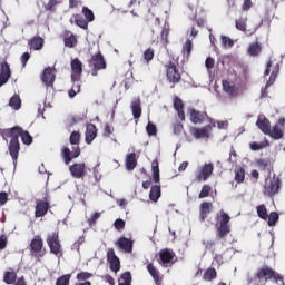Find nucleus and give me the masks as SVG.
<instances>
[{
  "instance_id": "5701e85b",
  "label": "nucleus",
  "mask_w": 285,
  "mask_h": 285,
  "mask_svg": "<svg viewBox=\"0 0 285 285\" xmlns=\"http://www.w3.org/2000/svg\"><path fill=\"white\" fill-rule=\"evenodd\" d=\"M174 110H176L180 121H186V112L184 111V100L175 96L174 98Z\"/></svg>"
},
{
  "instance_id": "f704fd0d",
  "label": "nucleus",
  "mask_w": 285,
  "mask_h": 285,
  "mask_svg": "<svg viewBox=\"0 0 285 285\" xmlns=\"http://www.w3.org/2000/svg\"><path fill=\"white\" fill-rule=\"evenodd\" d=\"M151 171H153V179L155 184H159L161 181V178L159 176V161L153 160L151 163Z\"/></svg>"
},
{
  "instance_id": "f3484780",
  "label": "nucleus",
  "mask_w": 285,
  "mask_h": 285,
  "mask_svg": "<svg viewBox=\"0 0 285 285\" xmlns=\"http://www.w3.org/2000/svg\"><path fill=\"white\" fill-rule=\"evenodd\" d=\"M159 264H161L164 268H168V266L173 264V259H175V254L170 249H163L159 252Z\"/></svg>"
},
{
  "instance_id": "72a5a7b5",
  "label": "nucleus",
  "mask_w": 285,
  "mask_h": 285,
  "mask_svg": "<svg viewBox=\"0 0 285 285\" xmlns=\"http://www.w3.org/2000/svg\"><path fill=\"white\" fill-rule=\"evenodd\" d=\"M159 197H161V186L160 185L151 186L150 193H149V199L151 202H159Z\"/></svg>"
},
{
  "instance_id": "e433bc0d",
  "label": "nucleus",
  "mask_w": 285,
  "mask_h": 285,
  "mask_svg": "<svg viewBox=\"0 0 285 285\" xmlns=\"http://www.w3.org/2000/svg\"><path fill=\"white\" fill-rule=\"evenodd\" d=\"M3 282H4V284H8V285L17 284V272H14V271H12V272H10V271L4 272Z\"/></svg>"
},
{
  "instance_id": "4be33fe9",
  "label": "nucleus",
  "mask_w": 285,
  "mask_h": 285,
  "mask_svg": "<svg viewBox=\"0 0 285 285\" xmlns=\"http://www.w3.org/2000/svg\"><path fill=\"white\" fill-rule=\"evenodd\" d=\"M116 246H118L120 250H124V253H132L134 242L122 236L116 242Z\"/></svg>"
},
{
  "instance_id": "49530a36",
  "label": "nucleus",
  "mask_w": 285,
  "mask_h": 285,
  "mask_svg": "<svg viewBox=\"0 0 285 285\" xmlns=\"http://www.w3.org/2000/svg\"><path fill=\"white\" fill-rule=\"evenodd\" d=\"M82 14L87 22L92 23V21H95V12H92L88 7H82Z\"/></svg>"
},
{
  "instance_id": "58836bf2",
  "label": "nucleus",
  "mask_w": 285,
  "mask_h": 285,
  "mask_svg": "<svg viewBox=\"0 0 285 285\" xmlns=\"http://www.w3.org/2000/svg\"><path fill=\"white\" fill-rule=\"evenodd\" d=\"M118 285H132V274L130 272H125L118 279Z\"/></svg>"
},
{
  "instance_id": "f03ea898",
  "label": "nucleus",
  "mask_w": 285,
  "mask_h": 285,
  "mask_svg": "<svg viewBox=\"0 0 285 285\" xmlns=\"http://www.w3.org/2000/svg\"><path fill=\"white\" fill-rule=\"evenodd\" d=\"M69 141L72 146V151H70L68 147H62L61 149V157L66 166H68L72 159H77V157L81 155V148H79V144H81V132L72 131Z\"/></svg>"
},
{
  "instance_id": "a19ab883",
  "label": "nucleus",
  "mask_w": 285,
  "mask_h": 285,
  "mask_svg": "<svg viewBox=\"0 0 285 285\" xmlns=\"http://www.w3.org/2000/svg\"><path fill=\"white\" fill-rule=\"evenodd\" d=\"M9 106L12 110H19L21 108V98L19 95H13L9 100Z\"/></svg>"
},
{
  "instance_id": "6e6552de",
  "label": "nucleus",
  "mask_w": 285,
  "mask_h": 285,
  "mask_svg": "<svg viewBox=\"0 0 285 285\" xmlns=\"http://www.w3.org/2000/svg\"><path fill=\"white\" fill-rule=\"evenodd\" d=\"M188 115H189V119L191 121V124H204L206 121V119H208L213 126V128H215V126H217V122H215L213 120V118L208 117V112L206 111H199L195 108H189L188 109Z\"/></svg>"
},
{
  "instance_id": "6e6d98bb",
  "label": "nucleus",
  "mask_w": 285,
  "mask_h": 285,
  "mask_svg": "<svg viewBox=\"0 0 285 285\" xmlns=\"http://www.w3.org/2000/svg\"><path fill=\"white\" fill-rule=\"evenodd\" d=\"M146 131L149 135V137H157V126H155V124L148 122Z\"/></svg>"
},
{
  "instance_id": "a18cd8bd",
  "label": "nucleus",
  "mask_w": 285,
  "mask_h": 285,
  "mask_svg": "<svg viewBox=\"0 0 285 285\" xmlns=\"http://www.w3.org/2000/svg\"><path fill=\"white\" fill-rule=\"evenodd\" d=\"M278 75H279V65H275L272 73L269 76V79L267 80V87L273 86V83H275Z\"/></svg>"
},
{
  "instance_id": "1a4fd4ad",
  "label": "nucleus",
  "mask_w": 285,
  "mask_h": 285,
  "mask_svg": "<svg viewBox=\"0 0 285 285\" xmlns=\"http://www.w3.org/2000/svg\"><path fill=\"white\" fill-rule=\"evenodd\" d=\"M47 245L52 255H63L61 250V240L59 239V232H53L47 236Z\"/></svg>"
},
{
  "instance_id": "7ed1b4c3",
  "label": "nucleus",
  "mask_w": 285,
  "mask_h": 285,
  "mask_svg": "<svg viewBox=\"0 0 285 285\" xmlns=\"http://www.w3.org/2000/svg\"><path fill=\"white\" fill-rule=\"evenodd\" d=\"M220 218L216 224V237L217 239H226L228 235H230V216L222 209L220 212Z\"/></svg>"
},
{
  "instance_id": "4c0bfd02",
  "label": "nucleus",
  "mask_w": 285,
  "mask_h": 285,
  "mask_svg": "<svg viewBox=\"0 0 285 285\" xmlns=\"http://www.w3.org/2000/svg\"><path fill=\"white\" fill-rule=\"evenodd\" d=\"M75 23L78 26V28H81L82 30H88V23L87 20L83 18V16L77 13L73 14Z\"/></svg>"
},
{
  "instance_id": "680f3d73",
  "label": "nucleus",
  "mask_w": 285,
  "mask_h": 285,
  "mask_svg": "<svg viewBox=\"0 0 285 285\" xmlns=\"http://www.w3.org/2000/svg\"><path fill=\"white\" fill-rule=\"evenodd\" d=\"M173 130L174 135H181V130H184V125L177 121L176 124H174Z\"/></svg>"
},
{
  "instance_id": "aec40b11",
  "label": "nucleus",
  "mask_w": 285,
  "mask_h": 285,
  "mask_svg": "<svg viewBox=\"0 0 285 285\" xmlns=\"http://www.w3.org/2000/svg\"><path fill=\"white\" fill-rule=\"evenodd\" d=\"M213 170H215L213 163L205 164L200 173L196 176L197 181H207L210 175H213Z\"/></svg>"
},
{
  "instance_id": "0eeeda50",
  "label": "nucleus",
  "mask_w": 285,
  "mask_h": 285,
  "mask_svg": "<svg viewBox=\"0 0 285 285\" xmlns=\"http://www.w3.org/2000/svg\"><path fill=\"white\" fill-rule=\"evenodd\" d=\"M30 253L37 259H41V257H46V247L43 246V238L41 235H36L29 245Z\"/></svg>"
},
{
  "instance_id": "9d476101",
  "label": "nucleus",
  "mask_w": 285,
  "mask_h": 285,
  "mask_svg": "<svg viewBox=\"0 0 285 285\" xmlns=\"http://www.w3.org/2000/svg\"><path fill=\"white\" fill-rule=\"evenodd\" d=\"M51 208L52 206H50V197L46 196L42 200H36L35 217H46V215H48V210Z\"/></svg>"
},
{
  "instance_id": "2f4dec72",
  "label": "nucleus",
  "mask_w": 285,
  "mask_h": 285,
  "mask_svg": "<svg viewBox=\"0 0 285 285\" xmlns=\"http://www.w3.org/2000/svg\"><path fill=\"white\" fill-rule=\"evenodd\" d=\"M63 43L66 48H75V46H77V36L70 31H66Z\"/></svg>"
},
{
  "instance_id": "5fc2aeb1",
  "label": "nucleus",
  "mask_w": 285,
  "mask_h": 285,
  "mask_svg": "<svg viewBox=\"0 0 285 285\" xmlns=\"http://www.w3.org/2000/svg\"><path fill=\"white\" fill-rule=\"evenodd\" d=\"M72 276L70 274L62 275L56 281V285H70V278Z\"/></svg>"
},
{
  "instance_id": "bf43d9fd",
  "label": "nucleus",
  "mask_w": 285,
  "mask_h": 285,
  "mask_svg": "<svg viewBox=\"0 0 285 285\" xmlns=\"http://www.w3.org/2000/svg\"><path fill=\"white\" fill-rule=\"evenodd\" d=\"M112 132H115V127L107 122L105 125L102 137H110Z\"/></svg>"
},
{
  "instance_id": "a211bd4d",
  "label": "nucleus",
  "mask_w": 285,
  "mask_h": 285,
  "mask_svg": "<svg viewBox=\"0 0 285 285\" xmlns=\"http://www.w3.org/2000/svg\"><path fill=\"white\" fill-rule=\"evenodd\" d=\"M215 207L213 206V203L210 202H203L199 205V222H206L210 213H213V209Z\"/></svg>"
},
{
  "instance_id": "b1692460",
  "label": "nucleus",
  "mask_w": 285,
  "mask_h": 285,
  "mask_svg": "<svg viewBox=\"0 0 285 285\" xmlns=\"http://www.w3.org/2000/svg\"><path fill=\"white\" fill-rule=\"evenodd\" d=\"M56 76L52 73V68H45L43 73L41 76V81L47 86V88H50V86H53Z\"/></svg>"
},
{
  "instance_id": "79ce46f5",
  "label": "nucleus",
  "mask_w": 285,
  "mask_h": 285,
  "mask_svg": "<svg viewBox=\"0 0 285 285\" xmlns=\"http://www.w3.org/2000/svg\"><path fill=\"white\" fill-rule=\"evenodd\" d=\"M256 213L261 219H264V222L268 220V209L266 208V205H258L256 207Z\"/></svg>"
},
{
  "instance_id": "3c124183",
  "label": "nucleus",
  "mask_w": 285,
  "mask_h": 285,
  "mask_svg": "<svg viewBox=\"0 0 285 285\" xmlns=\"http://www.w3.org/2000/svg\"><path fill=\"white\" fill-rule=\"evenodd\" d=\"M144 59H145L146 63H150V61H153V59H155V49L148 48L147 50H145Z\"/></svg>"
},
{
  "instance_id": "20e7f679",
  "label": "nucleus",
  "mask_w": 285,
  "mask_h": 285,
  "mask_svg": "<svg viewBox=\"0 0 285 285\" xmlns=\"http://www.w3.org/2000/svg\"><path fill=\"white\" fill-rule=\"evenodd\" d=\"M255 277L257 279H264V282H268L269 279H274L276 284L284 285V276L282 274L275 272L273 268L268 267V265H264L263 267L258 268Z\"/></svg>"
},
{
  "instance_id": "c9c22d12",
  "label": "nucleus",
  "mask_w": 285,
  "mask_h": 285,
  "mask_svg": "<svg viewBox=\"0 0 285 285\" xmlns=\"http://www.w3.org/2000/svg\"><path fill=\"white\" fill-rule=\"evenodd\" d=\"M203 279L205 282H213V279H217V269L214 267L207 268L203 274Z\"/></svg>"
},
{
  "instance_id": "ea45409f",
  "label": "nucleus",
  "mask_w": 285,
  "mask_h": 285,
  "mask_svg": "<svg viewBox=\"0 0 285 285\" xmlns=\"http://www.w3.org/2000/svg\"><path fill=\"white\" fill-rule=\"evenodd\" d=\"M235 181L237 184H244V179H246V170L243 167L235 169Z\"/></svg>"
},
{
  "instance_id": "f8f14e48",
  "label": "nucleus",
  "mask_w": 285,
  "mask_h": 285,
  "mask_svg": "<svg viewBox=\"0 0 285 285\" xmlns=\"http://www.w3.org/2000/svg\"><path fill=\"white\" fill-rule=\"evenodd\" d=\"M212 131H213L212 125H207L202 128L191 127L189 129L190 136L194 137L195 139H208V137H210Z\"/></svg>"
},
{
  "instance_id": "dca6fc26",
  "label": "nucleus",
  "mask_w": 285,
  "mask_h": 285,
  "mask_svg": "<svg viewBox=\"0 0 285 285\" xmlns=\"http://www.w3.org/2000/svg\"><path fill=\"white\" fill-rule=\"evenodd\" d=\"M69 173L75 179H83L86 177V163H75L69 167Z\"/></svg>"
},
{
  "instance_id": "e2e57ef3",
  "label": "nucleus",
  "mask_w": 285,
  "mask_h": 285,
  "mask_svg": "<svg viewBox=\"0 0 285 285\" xmlns=\"http://www.w3.org/2000/svg\"><path fill=\"white\" fill-rule=\"evenodd\" d=\"M99 217H101V214H100V213H95V214L88 219L89 226H95V224H97V219H99Z\"/></svg>"
},
{
  "instance_id": "6ab92c4d",
  "label": "nucleus",
  "mask_w": 285,
  "mask_h": 285,
  "mask_svg": "<svg viewBox=\"0 0 285 285\" xmlns=\"http://www.w3.org/2000/svg\"><path fill=\"white\" fill-rule=\"evenodd\" d=\"M12 77V73L10 71V65L6 61L1 62L0 65V88L1 86H4V83H8V80Z\"/></svg>"
},
{
  "instance_id": "c756f323",
  "label": "nucleus",
  "mask_w": 285,
  "mask_h": 285,
  "mask_svg": "<svg viewBox=\"0 0 285 285\" xmlns=\"http://www.w3.org/2000/svg\"><path fill=\"white\" fill-rule=\"evenodd\" d=\"M147 271H148L149 275H151L155 284L161 285V277L159 276V271L157 269V267H155V265L153 263H149L147 265Z\"/></svg>"
},
{
  "instance_id": "69168bd1",
  "label": "nucleus",
  "mask_w": 285,
  "mask_h": 285,
  "mask_svg": "<svg viewBox=\"0 0 285 285\" xmlns=\"http://www.w3.org/2000/svg\"><path fill=\"white\" fill-rule=\"evenodd\" d=\"M205 66H206L207 70H213V68H215V59L208 57L205 61Z\"/></svg>"
},
{
  "instance_id": "0e129e2a",
  "label": "nucleus",
  "mask_w": 285,
  "mask_h": 285,
  "mask_svg": "<svg viewBox=\"0 0 285 285\" xmlns=\"http://www.w3.org/2000/svg\"><path fill=\"white\" fill-rule=\"evenodd\" d=\"M203 246H205L206 250H215L214 240H203Z\"/></svg>"
},
{
  "instance_id": "052dcab7",
  "label": "nucleus",
  "mask_w": 285,
  "mask_h": 285,
  "mask_svg": "<svg viewBox=\"0 0 285 285\" xmlns=\"http://www.w3.org/2000/svg\"><path fill=\"white\" fill-rule=\"evenodd\" d=\"M58 0H49L47 4H45V10L48 12H55V6H58Z\"/></svg>"
},
{
  "instance_id": "473e14b6",
  "label": "nucleus",
  "mask_w": 285,
  "mask_h": 285,
  "mask_svg": "<svg viewBox=\"0 0 285 285\" xmlns=\"http://www.w3.org/2000/svg\"><path fill=\"white\" fill-rule=\"evenodd\" d=\"M126 168L127 170H135L137 168V154L131 153L126 157Z\"/></svg>"
},
{
  "instance_id": "ddd939ff",
  "label": "nucleus",
  "mask_w": 285,
  "mask_h": 285,
  "mask_svg": "<svg viewBox=\"0 0 285 285\" xmlns=\"http://www.w3.org/2000/svg\"><path fill=\"white\" fill-rule=\"evenodd\" d=\"M107 262H108L110 271H112V273H119V271H121V261H119L117 254H115L114 248L108 249Z\"/></svg>"
},
{
  "instance_id": "c03bdc74",
  "label": "nucleus",
  "mask_w": 285,
  "mask_h": 285,
  "mask_svg": "<svg viewBox=\"0 0 285 285\" xmlns=\"http://www.w3.org/2000/svg\"><path fill=\"white\" fill-rule=\"evenodd\" d=\"M191 52H193V40H187L183 46V55L185 58L190 59Z\"/></svg>"
},
{
  "instance_id": "412c9836",
  "label": "nucleus",
  "mask_w": 285,
  "mask_h": 285,
  "mask_svg": "<svg viewBox=\"0 0 285 285\" xmlns=\"http://www.w3.org/2000/svg\"><path fill=\"white\" fill-rule=\"evenodd\" d=\"M97 126L95 124H88L85 131V141L90 145L95 139H97Z\"/></svg>"
},
{
  "instance_id": "9b49d317",
  "label": "nucleus",
  "mask_w": 285,
  "mask_h": 285,
  "mask_svg": "<svg viewBox=\"0 0 285 285\" xmlns=\"http://www.w3.org/2000/svg\"><path fill=\"white\" fill-rule=\"evenodd\" d=\"M282 186V181L279 178H272L269 180L265 181L264 186V195L267 197H274V195H277L279 193V188Z\"/></svg>"
},
{
  "instance_id": "de8ad7c7",
  "label": "nucleus",
  "mask_w": 285,
  "mask_h": 285,
  "mask_svg": "<svg viewBox=\"0 0 285 285\" xmlns=\"http://www.w3.org/2000/svg\"><path fill=\"white\" fill-rule=\"evenodd\" d=\"M79 92H81V85L79 82L73 81V85H72L71 89L69 90L70 99H75V97H77V95H79Z\"/></svg>"
},
{
  "instance_id": "37998d69",
  "label": "nucleus",
  "mask_w": 285,
  "mask_h": 285,
  "mask_svg": "<svg viewBox=\"0 0 285 285\" xmlns=\"http://www.w3.org/2000/svg\"><path fill=\"white\" fill-rule=\"evenodd\" d=\"M268 146H271L268 140H264L262 142H250L249 144L250 150H254V151L264 150V148H268Z\"/></svg>"
},
{
  "instance_id": "13d9d810",
  "label": "nucleus",
  "mask_w": 285,
  "mask_h": 285,
  "mask_svg": "<svg viewBox=\"0 0 285 285\" xmlns=\"http://www.w3.org/2000/svg\"><path fill=\"white\" fill-rule=\"evenodd\" d=\"M114 226L116 230L121 232L124 228H126V222L121 218H118L115 220Z\"/></svg>"
},
{
  "instance_id": "a878e982",
  "label": "nucleus",
  "mask_w": 285,
  "mask_h": 285,
  "mask_svg": "<svg viewBox=\"0 0 285 285\" xmlns=\"http://www.w3.org/2000/svg\"><path fill=\"white\" fill-rule=\"evenodd\" d=\"M223 90H224V92L229 95V97H235V95H237L238 88L235 85V82H230L228 80H223Z\"/></svg>"
},
{
  "instance_id": "7c9ffc66",
  "label": "nucleus",
  "mask_w": 285,
  "mask_h": 285,
  "mask_svg": "<svg viewBox=\"0 0 285 285\" xmlns=\"http://www.w3.org/2000/svg\"><path fill=\"white\" fill-rule=\"evenodd\" d=\"M247 53L249 57H259L262 55V45L258 41L249 43Z\"/></svg>"
},
{
  "instance_id": "4d7b16f0",
  "label": "nucleus",
  "mask_w": 285,
  "mask_h": 285,
  "mask_svg": "<svg viewBox=\"0 0 285 285\" xmlns=\"http://www.w3.org/2000/svg\"><path fill=\"white\" fill-rule=\"evenodd\" d=\"M222 43L224 48H233V46H235V42L233 41V39L226 36H222Z\"/></svg>"
},
{
  "instance_id": "8fccbe9b",
  "label": "nucleus",
  "mask_w": 285,
  "mask_h": 285,
  "mask_svg": "<svg viewBox=\"0 0 285 285\" xmlns=\"http://www.w3.org/2000/svg\"><path fill=\"white\" fill-rule=\"evenodd\" d=\"M212 190H213V187H210V185H204L202 187V190H200L199 195H198V198L199 199H206V197H209Z\"/></svg>"
},
{
  "instance_id": "4468645a",
  "label": "nucleus",
  "mask_w": 285,
  "mask_h": 285,
  "mask_svg": "<svg viewBox=\"0 0 285 285\" xmlns=\"http://www.w3.org/2000/svg\"><path fill=\"white\" fill-rule=\"evenodd\" d=\"M285 118H279L277 124L269 129V137L272 139H282L284 137Z\"/></svg>"
},
{
  "instance_id": "39448f33",
  "label": "nucleus",
  "mask_w": 285,
  "mask_h": 285,
  "mask_svg": "<svg viewBox=\"0 0 285 285\" xmlns=\"http://www.w3.org/2000/svg\"><path fill=\"white\" fill-rule=\"evenodd\" d=\"M164 68L168 83L171 85V88H175V86L181 81V72L179 71L177 63L168 61L165 63Z\"/></svg>"
},
{
  "instance_id": "423d86ee",
  "label": "nucleus",
  "mask_w": 285,
  "mask_h": 285,
  "mask_svg": "<svg viewBox=\"0 0 285 285\" xmlns=\"http://www.w3.org/2000/svg\"><path fill=\"white\" fill-rule=\"evenodd\" d=\"M88 63L89 68L91 69L92 77H97V75H99V70H106V68H108V65L106 63V59L104 58L101 51L92 55Z\"/></svg>"
},
{
  "instance_id": "cd10ccee",
  "label": "nucleus",
  "mask_w": 285,
  "mask_h": 285,
  "mask_svg": "<svg viewBox=\"0 0 285 285\" xmlns=\"http://www.w3.org/2000/svg\"><path fill=\"white\" fill-rule=\"evenodd\" d=\"M131 112L134 119H139L141 117V99L140 98H135L131 101Z\"/></svg>"
},
{
  "instance_id": "393cba45",
  "label": "nucleus",
  "mask_w": 285,
  "mask_h": 285,
  "mask_svg": "<svg viewBox=\"0 0 285 285\" xmlns=\"http://www.w3.org/2000/svg\"><path fill=\"white\" fill-rule=\"evenodd\" d=\"M247 21H248V18H244V17H240L238 19H236L235 23H236V29L239 30L240 32H245V35H247V37H250L253 35H255V32H257V29H255L254 31H250L248 33V30L246 29L247 28Z\"/></svg>"
},
{
  "instance_id": "603ef678",
  "label": "nucleus",
  "mask_w": 285,
  "mask_h": 285,
  "mask_svg": "<svg viewBox=\"0 0 285 285\" xmlns=\"http://www.w3.org/2000/svg\"><path fill=\"white\" fill-rule=\"evenodd\" d=\"M94 276L95 275L90 272H80L77 274V279L78 282H88V279H90Z\"/></svg>"
},
{
  "instance_id": "09e8293b",
  "label": "nucleus",
  "mask_w": 285,
  "mask_h": 285,
  "mask_svg": "<svg viewBox=\"0 0 285 285\" xmlns=\"http://www.w3.org/2000/svg\"><path fill=\"white\" fill-rule=\"evenodd\" d=\"M277 222H279V214H277V212H272L269 215L267 214L268 226H275Z\"/></svg>"
},
{
  "instance_id": "2eb2a0df",
  "label": "nucleus",
  "mask_w": 285,
  "mask_h": 285,
  "mask_svg": "<svg viewBox=\"0 0 285 285\" xmlns=\"http://www.w3.org/2000/svg\"><path fill=\"white\" fill-rule=\"evenodd\" d=\"M71 81H81V75L83 72V62L79 58L71 60Z\"/></svg>"
},
{
  "instance_id": "864d4df0",
  "label": "nucleus",
  "mask_w": 285,
  "mask_h": 285,
  "mask_svg": "<svg viewBox=\"0 0 285 285\" xmlns=\"http://www.w3.org/2000/svg\"><path fill=\"white\" fill-rule=\"evenodd\" d=\"M256 164H257L259 170H266V168H268V166H271V160L266 159V158H259L258 160H256Z\"/></svg>"
},
{
  "instance_id": "c85d7f7f",
  "label": "nucleus",
  "mask_w": 285,
  "mask_h": 285,
  "mask_svg": "<svg viewBox=\"0 0 285 285\" xmlns=\"http://www.w3.org/2000/svg\"><path fill=\"white\" fill-rule=\"evenodd\" d=\"M256 126L262 130V132H264V135H268L271 132V120H268V118H258Z\"/></svg>"
},
{
  "instance_id": "338daca9",
  "label": "nucleus",
  "mask_w": 285,
  "mask_h": 285,
  "mask_svg": "<svg viewBox=\"0 0 285 285\" xmlns=\"http://www.w3.org/2000/svg\"><path fill=\"white\" fill-rule=\"evenodd\" d=\"M20 60H21L23 68H26V65L28 63V61H30V52L22 53Z\"/></svg>"
},
{
  "instance_id": "774afa93",
  "label": "nucleus",
  "mask_w": 285,
  "mask_h": 285,
  "mask_svg": "<svg viewBox=\"0 0 285 285\" xmlns=\"http://www.w3.org/2000/svg\"><path fill=\"white\" fill-rule=\"evenodd\" d=\"M8 203V193L1 191L0 193V206H4Z\"/></svg>"
},
{
  "instance_id": "f257e3e1",
  "label": "nucleus",
  "mask_w": 285,
  "mask_h": 285,
  "mask_svg": "<svg viewBox=\"0 0 285 285\" xmlns=\"http://www.w3.org/2000/svg\"><path fill=\"white\" fill-rule=\"evenodd\" d=\"M1 136L7 141L10 139L8 149L11 159H13L14 166H17V159H19V151L21 150V142H19V137L21 138V141L24 144V146H30L33 141L32 136L28 130H23L19 126L3 129Z\"/></svg>"
},
{
  "instance_id": "bb28decb",
  "label": "nucleus",
  "mask_w": 285,
  "mask_h": 285,
  "mask_svg": "<svg viewBox=\"0 0 285 285\" xmlns=\"http://www.w3.org/2000/svg\"><path fill=\"white\" fill-rule=\"evenodd\" d=\"M43 38H41L40 36H35L29 40L28 46L30 50H41L43 48Z\"/></svg>"
}]
</instances>
